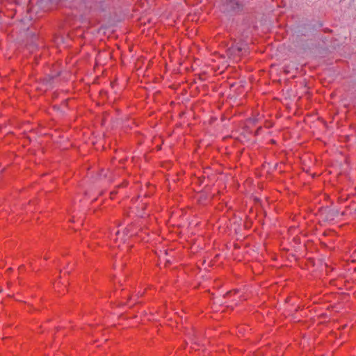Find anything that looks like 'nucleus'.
Returning <instances> with one entry per match:
<instances>
[{"instance_id": "f03ea898", "label": "nucleus", "mask_w": 356, "mask_h": 356, "mask_svg": "<svg viewBox=\"0 0 356 356\" xmlns=\"http://www.w3.org/2000/svg\"><path fill=\"white\" fill-rule=\"evenodd\" d=\"M65 286H63V287H60V283L59 282H56L54 284V289L55 290L60 294H63L65 293Z\"/></svg>"}, {"instance_id": "7ed1b4c3", "label": "nucleus", "mask_w": 356, "mask_h": 356, "mask_svg": "<svg viewBox=\"0 0 356 356\" xmlns=\"http://www.w3.org/2000/svg\"><path fill=\"white\" fill-rule=\"evenodd\" d=\"M119 234H120V232H119V230H118L115 232V236H112V239L114 241L113 245L117 246L118 248L120 247V243H118V238L117 237V236H118Z\"/></svg>"}, {"instance_id": "f257e3e1", "label": "nucleus", "mask_w": 356, "mask_h": 356, "mask_svg": "<svg viewBox=\"0 0 356 356\" xmlns=\"http://www.w3.org/2000/svg\"><path fill=\"white\" fill-rule=\"evenodd\" d=\"M225 3L227 4V7L231 10H235L236 8H239V3L238 0H224Z\"/></svg>"}]
</instances>
